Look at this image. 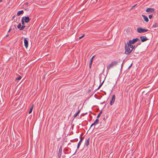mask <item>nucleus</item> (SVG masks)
<instances>
[{
  "instance_id": "32",
  "label": "nucleus",
  "mask_w": 158,
  "mask_h": 158,
  "mask_svg": "<svg viewBox=\"0 0 158 158\" xmlns=\"http://www.w3.org/2000/svg\"><path fill=\"white\" fill-rule=\"evenodd\" d=\"M93 58H91L90 60V62L92 63L93 62Z\"/></svg>"
},
{
  "instance_id": "11",
  "label": "nucleus",
  "mask_w": 158,
  "mask_h": 158,
  "mask_svg": "<svg viewBox=\"0 0 158 158\" xmlns=\"http://www.w3.org/2000/svg\"><path fill=\"white\" fill-rule=\"evenodd\" d=\"M142 16L143 17L144 20L147 22H148L149 20L148 17L144 15H142Z\"/></svg>"
},
{
  "instance_id": "20",
  "label": "nucleus",
  "mask_w": 158,
  "mask_h": 158,
  "mask_svg": "<svg viewBox=\"0 0 158 158\" xmlns=\"http://www.w3.org/2000/svg\"><path fill=\"white\" fill-rule=\"evenodd\" d=\"M33 106H34V105L33 104L32 105V107H31V109H30V111L29 112V114H31L32 112V110H33Z\"/></svg>"
},
{
  "instance_id": "15",
  "label": "nucleus",
  "mask_w": 158,
  "mask_h": 158,
  "mask_svg": "<svg viewBox=\"0 0 158 158\" xmlns=\"http://www.w3.org/2000/svg\"><path fill=\"white\" fill-rule=\"evenodd\" d=\"M90 138H89L87 139V140L86 142L85 143V145L86 147L88 146L89 144V141Z\"/></svg>"
},
{
  "instance_id": "25",
  "label": "nucleus",
  "mask_w": 158,
  "mask_h": 158,
  "mask_svg": "<svg viewBox=\"0 0 158 158\" xmlns=\"http://www.w3.org/2000/svg\"><path fill=\"white\" fill-rule=\"evenodd\" d=\"M22 77L19 76V77L16 79V80H19L21 79Z\"/></svg>"
},
{
  "instance_id": "41",
  "label": "nucleus",
  "mask_w": 158,
  "mask_h": 158,
  "mask_svg": "<svg viewBox=\"0 0 158 158\" xmlns=\"http://www.w3.org/2000/svg\"><path fill=\"white\" fill-rule=\"evenodd\" d=\"M95 127H94L93 128V129H94V128Z\"/></svg>"
},
{
  "instance_id": "3",
  "label": "nucleus",
  "mask_w": 158,
  "mask_h": 158,
  "mask_svg": "<svg viewBox=\"0 0 158 158\" xmlns=\"http://www.w3.org/2000/svg\"><path fill=\"white\" fill-rule=\"evenodd\" d=\"M118 62L117 61H113L107 67V70L109 71L110 69L112 68L113 66L116 65Z\"/></svg>"
},
{
  "instance_id": "10",
  "label": "nucleus",
  "mask_w": 158,
  "mask_h": 158,
  "mask_svg": "<svg viewBox=\"0 0 158 158\" xmlns=\"http://www.w3.org/2000/svg\"><path fill=\"white\" fill-rule=\"evenodd\" d=\"M62 146H61L59 148V152H58V156L59 157H60L62 153Z\"/></svg>"
},
{
  "instance_id": "26",
  "label": "nucleus",
  "mask_w": 158,
  "mask_h": 158,
  "mask_svg": "<svg viewBox=\"0 0 158 158\" xmlns=\"http://www.w3.org/2000/svg\"><path fill=\"white\" fill-rule=\"evenodd\" d=\"M152 16H153V15L151 14V15H149L148 17L150 19H151L152 17Z\"/></svg>"
},
{
  "instance_id": "37",
  "label": "nucleus",
  "mask_w": 158,
  "mask_h": 158,
  "mask_svg": "<svg viewBox=\"0 0 158 158\" xmlns=\"http://www.w3.org/2000/svg\"><path fill=\"white\" fill-rule=\"evenodd\" d=\"M3 0H0V2H2Z\"/></svg>"
},
{
  "instance_id": "40",
  "label": "nucleus",
  "mask_w": 158,
  "mask_h": 158,
  "mask_svg": "<svg viewBox=\"0 0 158 158\" xmlns=\"http://www.w3.org/2000/svg\"><path fill=\"white\" fill-rule=\"evenodd\" d=\"M18 142L19 143H20V142H19V141Z\"/></svg>"
},
{
  "instance_id": "23",
  "label": "nucleus",
  "mask_w": 158,
  "mask_h": 158,
  "mask_svg": "<svg viewBox=\"0 0 158 158\" xmlns=\"http://www.w3.org/2000/svg\"><path fill=\"white\" fill-rule=\"evenodd\" d=\"M21 24L20 23H19L17 26L18 28L20 29L21 27Z\"/></svg>"
},
{
  "instance_id": "30",
  "label": "nucleus",
  "mask_w": 158,
  "mask_h": 158,
  "mask_svg": "<svg viewBox=\"0 0 158 158\" xmlns=\"http://www.w3.org/2000/svg\"><path fill=\"white\" fill-rule=\"evenodd\" d=\"M92 64V63L90 62V63L89 64V68H91Z\"/></svg>"
},
{
  "instance_id": "4",
  "label": "nucleus",
  "mask_w": 158,
  "mask_h": 158,
  "mask_svg": "<svg viewBox=\"0 0 158 158\" xmlns=\"http://www.w3.org/2000/svg\"><path fill=\"white\" fill-rule=\"evenodd\" d=\"M148 31L147 29H143L141 27H139L137 28V31L139 33H143Z\"/></svg>"
},
{
  "instance_id": "24",
  "label": "nucleus",
  "mask_w": 158,
  "mask_h": 158,
  "mask_svg": "<svg viewBox=\"0 0 158 158\" xmlns=\"http://www.w3.org/2000/svg\"><path fill=\"white\" fill-rule=\"evenodd\" d=\"M25 27V26L24 25H23L22 26V27H21V28L20 29V30H23L24 28Z\"/></svg>"
},
{
  "instance_id": "6",
  "label": "nucleus",
  "mask_w": 158,
  "mask_h": 158,
  "mask_svg": "<svg viewBox=\"0 0 158 158\" xmlns=\"http://www.w3.org/2000/svg\"><path fill=\"white\" fill-rule=\"evenodd\" d=\"M115 99V95H113L111 98V100L110 102V104L111 105H113L114 103Z\"/></svg>"
},
{
  "instance_id": "18",
  "label": "nucleus",
  "mask_w": 158,
  "mask_h": 158,
  "mask_svg": "<svg viewBox=\"0 0 158 158\" xmlns=\"http://www.w3.org/2000/svg\"><path fill=\"white\" fill-rule=\"evenodd\" d=\"M80 110H78L77 111V112L74 114V117H75V118L76 117L78 114L80 113Z\"/></svg>"
},
{
  "instance_id": "2",
  "label": "nucleus",
  "mask_w": 158,
  "mask_h": 158,
  "mask_svg": "<svg viewBox=\"0 0 158 158\" xmlns=\"http://www.w3.org/2000/svg\"><path fill=\"white\" fill-rule=\"evenodd\" d=\"M137 41H140V40L138 38L133 39L132 40H129L127 42V45H130L131 44H133Z\"/></svg>"
},
{
  "instance_id": "7",
  "label": "nucleus",
  "mask_w": 158,
  "mask_h": 158,
  "mask_svg": "<svg viewBox=\"0 0 158 158\" xmlns=\"http://www.w3.org/2000/svg\"><path fill=\"white\" fill-rule=\"evenodd\" d=\"M140 39L142 42H144L147 40L148 39L145 36H141L140 37Z\"/></svg>"
},
{
  "instance_id": "21",
  "label": "nucleus",
  "mask_w": 158,
  "mask_h": 158,
  "mask_svg": "<svg viewBox=\"0 0 158 158\" xmlns=\"http://www.w3.org/2000/svg\"><path fill=\"white\" fill-rule=\"evenodd\" d=\"M24 18V17H23L21 20L22 23V25H24V24H25V21H24L23 20Z\"/></svg>"
},
{
  "instance_id": "13",
  "label": "nucleus",
  "mask_w": 158,
  "mask_h": 158,
  "mask_svg": "<svg viewBox=\"0 0 158 158\" xmlns=\"http://www.w3.org/2000/svg\"><path fill=\"white\" fill-rule=\"evenodd\" d=\"M83 139H84V137H81V139H80V141H79V142L78 143V145H77V149H78L79 148V147H80V145H81V143Z\"/></svg>"
},
{
  "instance_id": "39",
  "label": "nucleus",
  "mask_w": 158,
  "mask_h": 158,
  "mask_svg": "<svg viewBox=\"0 0 158 158\" xmlns=\"http://www.w3.org/2000/svg\"><path fill=\"white\" fill-rule=\"evenodd\" d=\"M103 120H105V118H103Z\"/></svg>"
},
{
  "instance_id": "5",
  "label": "nucleus",
  "mask_w": 158,
  "mask_h": 158,
  "mask_svg": "<svg viewBox=\"0 0 158 158\" xmlns=\"http://www.w3.org/2000/svg\"><path fill=\"white\" fill-rule=\"evenodd\" d=\"M146 11L149 13H155V9L153 8H148L146 10Z\"/></svg>"
},
{
  "instance_id": "28",
  "label": "nucleus",
  "mask_w": 158,
  "mask_h": 158,
  "mask_svg": "<svg viewBox=\"0 0 158 158\" xmlns=\"http://www.w3.org/2000/svg\"><path fill=\"white\" fill-rule=\"evenodd\" d=\"M85 36V35L84 34H83L82 35L80 36L79 37V40H80L81 39L82 37H83L84 36Z\"/></svg>"
},
{
  "instance_id": "19",
  "label": "nucleus",
  "mask_w": 158,
  "mask_h": 158,
  "mask_svg": "<svg viewBox=\"0 0 158 158\" xmlns=\"http://www.w3.org/2000/svg\"><path fill=\"white\" fill-rule=\"evenodd\" d=\"M105 79H104L103 80L102 82L99 85V86H98V89H99L102 86V85L103 83L104 82Z\"/></svg>"
},
{
  "instance_id": "9",
  "label": "nucleus",
  "mask_w": 158,
  "mask_h": 158,
  "mask_svg": "<svg viewBox=\"0 0 158 158\" xmlns=\"http://www.w3.org/2000/svg\"><path fill=\"white\" fill-rule=\"evenodd\" d=\"M98 119L97 118L95 121L94 122V123L91 125L90 127H92L94 125H96L98 123Z\"/></svg>"
},
{
  "instance_id": "14",
  "label": "nucleus",
  "mask_w": 158,
  "mask_h": 158,
  "mask_svg": "<svg viewBox=\"0 0 158 158\" xmlns=\"http://www.w3.org/2000/svg\"><path fill=\"white\" fill-rule=\"evenodd\" d=\"M24 13V11L23 10H21L20 11H19L17 13V15L18 16H19L23 14Z\"/></svg>"
},
{
  "instance_id": "1",
  "label": "nucleus",
  "mask_w": 158,
  "mask_h": 158,
  "mask_svg": "<svg viewBox=\"0 0 158 158\" xmlns=\"http://www.w3.org/2000/svg\"><path fill=\"white\" fill-rule=\"evenodd\" d=\"M125 53L127 55L130 54L132 51V49H131L129 46L127 44L125 45Z\"/></svg>"
},
{
  "instance_id": "16",
  "label": "nucleus",
  "mask_w": 158,
  "mask_h": 158,
  "mask_svg": "<svg viewBox=\"0 0 158 158\" xmlns=\"http://www.w3.org/2000/svg\"><path fill=\"white\" fill-rule=\"evenodd\" d=\"M129 47L131 48H132V50L133 49H134V48H136L137 47V46H133V45H131V44L130 45H128Z\"/></svg>"
},
{
  "instance_id": "22",
  "label": "nucleus",
  "mask_w": 158,
  "mask_h": 158,
  "mask_svg": "<svg viewBox=\"0 0 158 158\" xmlns=\"http://www.w3.org/2000/svg\"><path fill=\"white\" fill-rule=\"evenodd\" d=\"M102 110H101L100 112V113L98 114L97 116V119H98L100 116V115H101V114H102Z\"/></svg>"
},
{
  "instance_id": "34",
  "label": "nucleus",
  "mask_w": 158,
  "mask_h": 158,
  "mask_svg": "<svg viewBox=\"0 0 158 158\" xmlns=\"http://www.w3.org/2000/svg\"><path fill=\"white\" fill-rule=\"evenodd\" d=\"M10 30H11V29L10 28L9 29V31H8V33L10 31Z\"/></svg>"
},
{
  "instance_id": "27",
  "label": "nucleus",
  "mask_w": 158,
  "mask_h": 158,
  "mask_svg": "<svg viewBox=\"0 0 158 158\" xmlns=\"http://www.w3.org/2000/svg\"><path fill=\"white\" fill-rule=\"evenodd\" d=\"M137 5V4H135L131 8V10H132L135 7V6Z\"/></svg>"
},
{
  "instance_id": "8",
  "label": "nucleus",
  "mask_w": 158,
  "mask_h": 158,
  "mask_svg": "<svg viewBox=\"0 0 158 158\" xmlns=\"http://www.w3.org/2000/svg\"><path fill=\"white\" fill-rule=\"evenodd\" d=\"M27 38H25L24 39V46L26 48H27L28 46V41Z\"/></svg>"
},
{
  "instance_id": "31",
  "label": "nucleus",
  "mask_w": 158,
  "mask_h": 158,
  "mask_svg": "<svg viewBox=\"0 0 158 158\" xmlns=\"http://www.w3.org/2000/svg\"><path fill=\"white\" fill-rule=\"evenodd\" d=\"M141 44V42L139 41V42H138L137 44V46H138V45H140Z\"/></svg>"
},
{
  "instance_id": "33",
  "label": "nucleus",
  "mask_w": 158,
  "mask_h": 158,
  "mask_svg": "<svg viewBox=\"0 0 158 158\" xmlns=\"http://www.w3.org/2000/svg\"><path fill=\"white\" fill-rule=\"evenodd\" d=\"M132 65V64H131V65L128 67V68H130L131 67Z\"/></svg>"
},
{
  "instance_id": "12",
  "label": "nucleus",
  "mask_w": 158,
  "mask_h": 158,
  "mask_svg": "<svg viewBox=\"0 0 158 158\" xmlns=\"http://www.w3.org/2000/svg\"><path fill=\"white\" fill-rule=\"evenodd\" d=\"M30 18L29 17H24V21L26 23H28L30 21Z\"/></svg>"
},
{
  "instance_id": "17",
  "label": "nucleus",
  "mask_w": 158,
  "mask_h": 158,
  "mask_svg": "<svg viewBox=\"0 0 158 158\" xmlns=\"http://www.w3.org/2000/svg\"><path fill=\"white\" fill-rule=\"evenodd\" d=\"M158 23H154V24L153 25L152 27H158Z\"/></svg>"
},
{
  "instance_id": "35",
  "label": "nucleus",
  "mask_w": 158,
  "mask_h": 158,
  "mask_svg": "<svg viewBox=\"0 0 158 158\" xmlns=\"http://www.w3.org/2000/svg\"><path fill=\"white\" fill-rule=\"evenodd\" d=\"M9 35L8 34H7V35H6V37H8Z\"/></svg>"
},
{
  "instance_id": "36",
  "label": "nucleus",
  "mask_w": 158,
  "mask_h": 158,
  "mask_svg": "<svg viewBox=\"0 0 158 158\" xmlns=\"http://www.w3.org/2000/svg\"><path fill=\"white\" fill-rule=\"evenodd\" d=\"M95 56H94L91 58H93H93H94V57Z\"/></svg>"
},
{
  "instance_id": "29",
  "label": "nucleus",
  "mask_w": 158,
  "mask_h": 158,
  "mask_svg": "<svg viewBox=\"0 0 158 158\" xmlns=\"http://www.w3.org/2000/svg\"><path fill=\"white\" fill-rule=\"evenodd\" d=\"M101 78H102V75H99V79H100V82H101Z\"/></svg>"
},
{
  "instance_id": "38",
  "label": "nucleus",
  "mask_w": 158,
  "mask_h": 158,
  "mask_svg": "<svg viewBox=\"0 0 158 158\" xmlns=\"http://www.w3.org/2000/svg\"><path fill=\"white\" fill-rule=\"evenodd\" d=\"M15 17V15H14V16L13 17V18H14Z\"/></svg>"
}]
</instances>
